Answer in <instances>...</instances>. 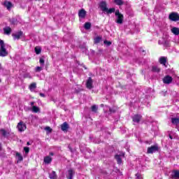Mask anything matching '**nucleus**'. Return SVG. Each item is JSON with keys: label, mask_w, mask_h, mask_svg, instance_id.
I'll list each match as a JSON object with an SVG mask.
<instances>
[{"label": "nucleus", "mask_w": 179, "mask_h": 179, "mask_svg": "<svg viewBox=\"0 0 179 179\" xmlns=\"http://www.w3.org/2000/svg\"><path fill=\"white\" fill-rule=\"evenodd\" d=\"M22 36H23V32L22 31H19L17 34H12L13 40H20Z\"/></svg>", "instance_id": "9"}, {"label": "nucleus", "mask_w": 179, "mask_h": 179, "mask_svg": "<svg viewBox=\"0 0 179 179\" xmlns=\"http://www.w3.org/2000/svg\"><path fill=\"white\" fill-rule=\"evenodd\" d=\"M87 89H93V79L89 77L86 83Z\"/></svg>", "instance_id": "11"}, {"label": "nucleus", "mask_w": 179, "mask_h": 179, "mask_svg": "<svg viewBox=\"0 0 179 179\" xmlns=\"http://www.w3.org/2000/svg\"><path fill=\"white\" fill-rule=\"evenodd\" d=\"M169 19L172 22H178L179 20L178 13H171V14H169Z\"/></svg>", "instance_id": "5"}, {"label": "nucleus", "mask_w": 179, "mask_h": 179, "mask_svg": "<svg viewBox=\"0 0 179 179\" xmlns=\"http://www.w3.org/2000/svg\"><path fill=\"white\" fill-rule=\"evenodd\" d=\"M43 71V67L41 66H36L35 69L36 72H41Z\"/></svg>", "instance_id": "35"}, {"label": "nucleus", "mask_w": 179, "mask_h": 179, "mask_svg": "<svg viewBox=\"0 0 179 179\" xmlns=\"http://www.w3.org/2000/svg\"><path fill=\"white\" fill-rule=\"evenodd\" d=\"M3 5L8 10H10L13 8V4L10 1H6L3 3Z\"/></svg>", "instance_id": "12"}, {"label": "nucleus", "mask_w": 179, "mask_h": 179, "mask_svg": "<svg viewBox=\"0 0 179 179\" xmlns=\"http://www.w3.org/2000/svg\"><path fill=\"white\" fill-rule=\"evenodd\" d=\"M32 111H33V113H38V111H40V108H38L36 106H32Z\"/></svg>", "instance_id": "32"}, {"label": "nucleus", "mask_w": 179, "mask_h": 179, "mask_svg": "<svg viewBox=\"0 0 179 179\" xmlns=\"http://www.w3.org/2000/svg\"><path fill=\"white\" fill-rule=\"evenodd\" d=\"M73 174H75V172H73V170L69 169V177H67V178L68 179L73 178Z\"/></svg>", "instance_id": "24"}, {"label": "nucleus", "mask_w": 179, "mask_h": 179, "mask_svg": "<svg viewBox=\"0 0 179 179\" xmlns=\"http://www.w3.org/2000/svg\"><path fill=\"white\" fill-rule=\"evenodd\" d=\"M34 50H35L36 55L41 54V47L36 46V47H35Z\"/></svg>", "instance_id": "25"}, {"label": "nucleus", "mask_w": 179, "mask_h": 179, "mask_svg": "<svg viewBox=\"0 0 179 179\" xmlns=\"http://www.w3.org/2000/svg\"><path fill=\"white\" fill-rule=\"evenodd\" d=\"M162 82L165 85H170V83H171V82H173V77H171L170 76H166L162 79Z\"/></svg>", "instance_id": "7"}, {"label": "nucleus", "mask_w": 179, "mask_h": 179, "mask_svg": "<svg viewBox=\"0 0 179 179\" xmlns=\"http://www.w3.org/2000/svg\"><path fill=\"white\" fill-rule=\"evenodd\" d=\"M45 62V61L44 60V59L43 58H40L39 59V64H41V65H44V63Z\"/></svg>", "instance_id": "37"}, {"label": "nucleus", "mask_w": 179, "mask_h": 179, "mask_svg": "<svg viewBox=\"0 0 179 179\" xmlns=\"http://www.w3.org/2000/svg\"><path fill=\"white\" fill-rule=\"evenodd\" d=\"M24 150L25 153L27 155V153H29L30 152V148L29 147H24Z\"/></svg>", "instance_id": "36"}, {"label": "nucleus", "mask_w": 179, "mask_h": 179, "mask_svg": "<svg viewBox=\"0 0 179 179\" xmlns=\"http://www.w3.org/2000/svg\"><path fill=\"white\" fill-rule=\"evenodd\" d=\"M159 152V146L157 145H152L148 148L147 153L148 155H153V153Z\"/></svg>", "instance_id": "4"}, {"label": "nucleus", "mask_w": 179, "mask_h": 179, "mask_svg": "<svg viewBox=\"0 0 179 179\" xmlns=\"http://www.w3.org/2000/svg\"><path fill=\"white\" fill-rule=\"evenodd\" d=\"M171 122L174 125H178V124H179V118H178V117H172L171 118Z\"/></svg>", "instance_id": "19"}, {"label": "nucleus", "mask_w": 179, "mask_h": 179, "mask_svg": "<svg viewBox=\"0 0 179 179\" xmlns=\"http://www.w3.org/2000/svg\"><path fill=\"white\" fill-rule=\"evenodd\" d=\"M27 145L29 146V145H30V142H27Z\"/></svg>", "instance_id": "43"}, {"label": "nucleus", "mask_w": 179, "mask_h": 179, "mask_svg": "<svg viewBox=\"0 0 179 179\" xmlns=\"http://www.w3.org/2000/svg\"><path fill=\"white\" fill-rule=\"evenodd\" d=\"M31 106H34V102H31Z\"/></svg>", "instance_id": "41"}, {"label": "nucleus", "mask_w": 179, "mask_h": 179, "mask_svg": "<svg viewBox=\"0 0 179 179\" xmlns=\"http://www.w3.org/2000/svg\"><path fill=\"white\" fill-rule=\"evenodd\" d=\"M50 155H51V156H54V153L50 152Z\"/></svg>", "instance_id": "45"}, {"label": "nucleus", "mask_w": 179, "mask_h": 179, "mask_svg": "<svg viewBox=\"0 0 179 179\" xmlns=\"http://www.w3.org/2000/svg\"><path fill=\"white\" fill-rule=\"evenodd\" d=\"M173 173L172 178H179V170H174Z\"/></svg>", "instance_id": "21"}, {"label": "nucleus", "mask_w": 179, "mask_h": 179, "mask_svg": "<svg viewBox=\"0 0 179 179\" xmlns=\"http://www.w3.org/2000/svg\"><path fill=\"white\" fill-rule=\"evenodd\" d=\"M17 128L20 132H23V131H26L27 127L26 124H24V122L21 121L17 124Z\"/></svg>", "instance_id": "6"}, {"label": "nucleus", "mask_w": 179, "mask_h": 179, "mask_svg": "<svg viewBox=\"0 0 179 179\" xmlns=\"http://www.w3.org/2000/svg\"><path fill=\"white\" fill-rule=\"evenodd\" d=\"M5 42L3 40L0 39V57H6L8 56V51H6V48H5Z\"/></svg>", "instance_id": "2"}, {"label": "nucleus", "mask_w": 179, "mask_h": 179, "mask_svg": "<svg viewBox=\"0 0 179 179\" xmlns=\"http://www.w3.org/2000/svg\"><path fill=\"white\" fill-rule=\"evenodd\" d=\"M170 139H173V136L171 135H169Z\"/></svg>", "instance_id": "42"}, {"label": "nucleus", "mask_w": 179, "mask_h": 179, "mask_svg": "<svg viewBox=\"0 0 179 179\" xmlns=\"http://www.w3.org/2000/svg\"><path fill=\"white\" fill-rule=\"evenodd\" d=\"M152 72H157L159 73V72H160V68L157 67V66H153L152 67Z\"/></svg>", "instance_id": "27"}, {"label": "nucleus", "mask_w": 179, "mask_h": 179, "mask_svg": "<svg viewBox=\"0 0 179 179\" xmlns=\"http://www.w3.org/2000/svg\"><path fill=\"white\" fill-rule=\"evenodd\" d=\"M103 44H105L106 45H108V47H110V45H111L112 43L110 41L105 40L103 41Z\"/></svg>", "instance_id": "34"}, {"label": "nucleus", "mask_w": 179, "mask_h": 179, "mask_svg": "<svg viewBox=\"0 0 179 179\" xmlns=\"http://www.w3.org/2000/svg\"><path fill=\"white\" fill-rule=\"evenodd\" d=\"M0 132H1V135H2V136H3L4 138H6V135H9V133H8L6 131V130H5L4 129H1L0 130Z\"/></svg>", "instance_id": "28"}, {"label": "nucleus", "mask_w": 179, "mask_h": 179, "mask_svg": "<svg viewBox=\"0 0 179 179\" xmlns=\"http://www.w3.org/2000/svg\"><path fill=\"white\" fill-rule=\"evenodd\" d=\"M141 120H142V115L139 114H136L132 117L133 122H136L137 124H139Z\"/></svg>", "instance_id": "8"}, {"label": "nucleus", "mask_w": 179, "mask_h": 179, "mask_svg": "<svg viewBox=\"0 0 179 179\" xmlns=\"http://www.w3.org/2000/svg\"><path fill=\"white\" fill-rule=\"evenodd\" d=\"M45 130L48 131L49 132H52V129H51L50 127H46Z\"/></svg>", "instance_id": "39"}, {"label": "nucleus", "mask_w": 179, "mask_h": 179, "mask_svg": "<svg viewBox=\"0 0 179 179\" xmlns=\"http://www.w3.org/2000/svg\"><path fill=\"white\" fill-rule=\"evenodd\" d=\"M61 129L62 131H68L69 129V124H68V122H64L62 125H61Z\"/></svg>", "instance_id": "13"}, {"label": "nucleus", "mask_w": 179, "mask_h": 179, "mask_svg": "<svg viewBox=\"0 0 179 179\" xmlns=\"http://www.w3.org/2000/svg\"><path fill=\"white\" fill-rule=\"evenodd\" d=\"M4 34H7V36H9L10 33H12V28L10 27H7L6 28H3Z\"/></svg>", "instance_id": "18"}, {"label": "nucleus", "mask_w": 179, "mask_h": 179, "mask_svg": "<svg viewBox=\"0 0 179 179\" xmlns=\"http://www.w3.org/2000/svg\"><path fill=\"white\" fill-rule=\"evenodd\" d=\"M24 78H29V79H31V76L30 75V73H27L25 75H24Z\"/></svg>", "instance_id": "38"}, {"label": "nucleus", "mask_w": 179, "mask_h": 179, "mask_svg": "<svg viewBox=\"0 0 179 179\" xmlns=\"http://www.w3.org/2000/svg\"><path fill=\"white\" fill-rule=\"evenodd\" d=\"M115 159L117 160V164H121V163H122V159L119 155H116Z\"/></svg>", "instance_id": "20"}, {"label": "nucleus", "mask_w": 179, "mask_h": 179, "mask_svg": "<svg viewBox=\"0 0 179 179\" xmlns=\"http://www.w3.org/2000/svg\"><path fill=\"white\" fill-rule=\"evenodd\" d=\"M43 162L45 163V164H50V163L52 162V158H51L50 156L45 157Z\"/></svg>", "instance_id": "17"}, {"label": "nucleus", "mask_w": 179, "mask_h": 179, "mask_svg": "<svg viewBox=\"0 0 179 179\" xmlns=\"http://www.w3.org/2000/svg\"><path fill=\"white\" fill-rule=\"evenodd\" d=\"M99 8H101V10H102V12H106L108 15L115 12V8H111L109 9L107 8V3H106V1H101L99 3Z\"/></svg>", "instance_id": "1"}, {"label": "nucleus", "mask_w": 179, "mask_h": 179, "mask_svg": "<svg viewBox=\"0 0 179 179\" xmlns=\"http://www.w3.org/2000/svg\"><path fill=\"white\" fill-rule=\"evenodd\" d=\"M37 87V84L36 83H32L30 85H29V90H32V89H36Z\"/></svg>", "instance_id": "31"}, {"label": "nucleus", "mask_w": 179, "mask_h": 179, "mask_svg": "<svg viewBox=\"0 0 179 179\" xmlns=\"http://www.w3.org/2000/svg\"><path fill=\"white\" fill-rule=\"evenodd\" d=\"M69 148L70 149L71 152H72V148H71L70 146H69Z\"/></svg>", "instance_id": "44"}, {"label": "nucleus", "mask_w": 179, "mask_h": 179, "mask_svg": "<svg viewBox=\"0 0 179 179\" xmlns=\"http://www.w3.org/2000/svg\"><path fill=\"white\" fill-rule=\"evenodd\" d=\"M115 3L119 6H121L124 5V1H115Z\"/></svg>", "instance_id": "33"}, {"label": "nucleus", "mask_w": 179, "mask_h": 179, "mask_svg": "<svg viewBox=\"0 0 179 179\" xmlns=\"http://www.w3.org/2000/svg\"><path fill=\"white\" fill-rule=\"evenodd\" d=\"M115 16H117L115 22L117 24H122L124 23V15L120 13V10H117L115 13Z\"/></svg>", "instance_id": "3"}, {"label": "nucleus", "mask_w": 179, "mask_h": 179, "mask_svg": "<svg viewBox=\"0 0 179 179\" xmlns=\"http://www.w3.org/2000/svg\"><path fill=\"white\" fill-rule=\"evenodd\" d=\"M0 82H1V79H0Z\"/></svg>", "instance_id": "49"}, {"label": "nucleus", "mask_w": 179, "mask_h": 179, "mask_svg": "<svg viewBox=\"0 0 179 179\" xmlns=\"http://www.w3.org/2000/svg\"><path fill=\"white\" fill-rule=\"evenodd\" d=\"M92 27V23L90 22H85L84 24V28L85 30H90V29Z\"/></svg>", "instance_id": "26"}, {"label": "nucleus", "mask_w": 179, "mask_h": 179, "mask_svg": "<svg viewBox=\"0 0 179 179\" xmlns=\"http://www.w3.org/2000/svg\"><path fill=\"white\" fill-rule=\"evenodd\" d=\"M171 31L173 34H175V36H178L179 35V29L177 27H173L171 29Z\"/></svg>", "instance_id": "22"}, {"label": "nucleus", "mask_w": 179, "mask_h": 179, "mask_svg": "<svg viewBox=\"0 0 179 179\" xmlns=\"http://www.w3.org/2000/svg\"><path fill=\"white\" fill-rule=\"evenodd\" d=\"M15 156L17 159V163H20V162H23V156L20 152H16Z\"/></svg>", "instance_id": "16"}, {"label": "nucleus", "mask_w": 179, "mask_h": 179, "mask_svg": "<svg viewBox=\"0 0 179 179\" xmlns=\"http://www.w3.org/2000/svg\"><path fill=\"white\" fill-rule=\"evenodd\" d=\"M115 1H121V0H115Z\"/></svg>", "instance_id": "48"}, {"label": "nucleus", "mask_w": 179, "mask_h": 179, "mask_svg": "<svg viewBox=\"0 0 179 179\" xmlns=\"http://www.w3.org/2000/svg\"><path fill=\"white\" fill-rule=\"evenodd\" d=\"M97 110H99V107H97V105H93L91 107V110L92 113H97Z\"/></svg>", "instance_id": "30"}, {"label": "nucleus", "mask_w": 179, "mask_h": 179, "mask_svg": "<svg viewBox=\"0 0 179 179\" xmlns=\"http://www.w3.org/2000/svg\"><path fill=\"white\" fill-rule=\"evenodd\" d=\"M102 39H103V37H101V36H96L94 39V43L95 44H99V43H100V41H101Z\"/></svg>", "instance_id": "23"}, {"label": "nucleus", "mask_w": 179, "mask_h": 179, "mask_svg": "<svg viewBox=\"0 0 179 179\" xmlns=\"http://www.w3.org/2000/svg\"><path fill=\"white\" fill-rule=\"evenodd\" d=\"M159 64L166 66V64H167V57H161L159 60Z\"/></svg>", "instance_id": "14"}, {"label": "nucleus", "mask_w": 179, "mask_h": 179, "mask_svg": "<svg viewBox=\"0 0 179 179\" xmlns=\"http://www.w3.org/2000/svg\"><path fill=\"white\" fill-rule=\"evenodd\" d=\"M86 10L85 9H80L78 11V17L79 19H85V17H86Z\"/></svg>", "instance_id": "10"}, {"label": "nucleus", "mask_w": 179, "mask_h": 179, "mask_svg": "<svg viewBox=\"0 0 179 179\" xmlns=\"http://www.w3.org/2000/svg\"><path fill=\"white\" fill-rule=\"evenodd\" d=\"M0 69H3L2 68V66H1V64H0Z\"/></svg>", "instance_id": "46"}, {"label": "nucleus", "mask_w": 179, "mask_h": 179, "mask_svg": "<svg viewBox=\"0 0 179 179\" xmlns=\"http://www.w3.org/2000/svg\"><path fill=\"white\" fill-rule=\"evenodd\" d=\"M9 22H10V24H13V25L17 24V19H16V18L10 19Z\"/></svg>", "instance_id": "29"}, {"label": "nucleus", "mask_w": 179, "mask_h": 179, "mask_svg": "<svg viewBox=\"0 0 179 179\" xmlns=\"http://www.w3.org/2000/svg\"><path fill=\"white\" fill-rule=\"evenodd\" d=\"M39 96H41V97H45V94H44L43 93H40Z\"/></svg>", "instance_id": "40"}, {"label": "nucleus", "mask_w": 179, "mask_h": 179, "mask_svg": "<svg viewBox=\"0 0 179 179\" xmlns=\"http://www.w3.org/2000/svg\"><path fill=\"white\" fill-rule=\"evenodd\" d=\"M49 178L50 179H57L58 178V176L55 171H52V173H49Z\"/></svg>", "instance_id": "15"}, {"label": "nucleus", "mask_w": 179, "mask_h": 179, "mask_svg": "<svg viewBox=\"0 0 179 179\" xmlns=\"http://www.w3.org/2000/svg\"><path fill=\"white\" fill-rule=\"evenodd\" d=\"M0 150H2V148L1 147V143H0Z\"/></svg>", "instance_id": "47"}]
</instances>
